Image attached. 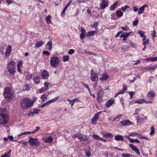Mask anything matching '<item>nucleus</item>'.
<instances>
[{"mask_svg": "<svg viewBox=\"0 0 157 157\" xmlns=\"http://www.w3.org/2000/svg\"><path fill=\"white\" fill-rule=\"evenodd\" d=\"M129 147L131 148L133 151H135L136 153L138 155H140V153L139 151V149L135 146L133 144H130Z\"/></svg>", "mask_w": 157, "mask_h": 157, "instance_id": "obj_15", "label": "nucleus"}, {"mask_svg": "<svg viewBox=\"0 0 157 157\" xmlns=\"http://www.w3.org/2000/svg\"><path fill=\"white\" fill-rule=\"evenodd\" d=\"M120 37L121 38H123V40L124 41L126 40V39L124 37V32H122V34L120 36Z\"/></svg>", "mask_w": 157, "mask_h": 157, "instance_id": "obj_50", "label": "nucleus"}, {"mask_svg": "<svg viewBox=\"0 0 157 157\" xmlns=\"http://www.w3.org/2000/svg\"><path fill=\"white\" fill-rule=\"evenodd\" d=\"M92 136L93 138L95 140H101V141H102L104 142H106L107 141L106 140L99 137L98 135L94 134L92 135Z\"/></svg>", "mask_w": 157, "mask_h": 157, "instance_id": "obj_18", "label": "nucleus"}, {"mask_svg": "<svg viewBox=\"0 0 157 157\" xmlns=\"http://www.w3.org/2000/svg\"><path fill=\"white\" fill-rule=\"evenodd\" d=\"M103 137L105 138H107V137H110L111 138H112L113 137L112 134L109 132H108L106 134H104L103 135Z\"/></svg>", "mask_w": 157, "mask_h": 157, "instance_id": "obj_39", "label": "nucleus"}, {"mask_svg": "<svg viewBox=\"0 0 157 157\" xmlns=\"http://www.w3.org/2000/svg\"><path fill=\"white\" fill-rule=\"evenodd\" d=\"M122 116H123V114H120L118 115H117L116 117H115L113 119V121H114L116 120L117 119L119 118H120Z\"/></svg>", "mask_w": 157, "mask_h": 157, "instance_id": "obj_48", "label": "nucleus"}, {"mask_svg": "<svg viewBox=\"0 0 157 157\" xmlns=\"http://www.w3.org/2000/svg\"><path fill=\"white\" fill-rule=\"evenodd\" d=\"M148 7V6L145 4L142 6L138 10V13L139 14H140L142 13L144 11V9L145 7Z\"/></svg>", "mask_w": 157, "mask_h": 157, "instance_id": "obj_20", "label": "nucleus"}, {"mask_svg": "<svg viewBox=\"0 0 157 157\" xmlns=\"http://www.w3.org/2000/svg\"><path fill=\"white\" fill-rule=\"evenodd\" d=\"M123 90L125 92L127 89V86L126 85H123Z\"/></svg>", "mask_w": 157, "mask_h": 157, "instance_id": "obj_63", "label": "nucleus"}, {"mask_svg": "<svg viewBox=\"0 0 157 157\" xmlns=\"http://www.w3.org/2000/svg\"><path fill=\"white\" fill-rule=\"evenodd\" d=\"M49 75L48 72L46 70H44L41 73V76L43 79H46L48 78Z\"/></svg>", "mask_w": 157, "mask_h": 157, "instance_id": "obj_9", "label": "nucleus"}, {"mask_svg": "<svg viewBox=\"0 0 157 157\" xmlns=\"http://www.w3.org/2000/svg\"><path fill=\"white\" fill-rule=\"evenodd\" d=\"M13 95L12 90L9 87H7L4 89L3 95L5 98L10 99L11 98Z\"/></svg>", "mask_w": 157, "mask_h": 157, "instance_id": "obj_4", "label": "nucleus"}, {"mask_svg": "<svg viewBox=\"0 0 157 157\" xmlns=\"http://www.w3.org/2000/svg\"><path fill=\"white\" fill-rule=\"evenodd\" d=\"M48 95L46 94H43L41 96V99H43V98H45L46 100L47 99Z\"/></svg>", "mask_w": 157, "mask_h": 157, "instance_id": "obj_47", "label": "nucleus"}, {"mask_svg": "<svg viewBox=\"0 0 157 157\" xmlns=\"http://www.w3.org/2000/svg\"><path fill=\"white\" fill-rule=\"evenodd\" d=\"M11 51L12 47L11 45H9L7 46V48L6 49V51L5 53V56L8 58L11 53Z\"/></svg>", "mask_w": 157, "mask_h": 157, "instance_id": "obj_11", "label": "nucleus"}, {"mask_svg": "<svg viewBox=\"0 0 157 157\" xmlns=\"http://www.w3.org/2000/svg\"><path fill=\"white\" fill-rule=\"evenodd\" d=\"M102 112L101 111L96 113L91 119V121L92 124H95L97 121L98 119L99 115Z\"/></svg>", "mask_w": 157, "mask_h": 157, "instance_id": "obj_8", "label": "nucleus"}, {"mask_svg": "<svg viewBox=\"0 0 157 157\" xmlns=\"http://www.w3.org/2000/svg\"><path fill=\"white\" fill-rule=\"evenodd\" d=\"M22 65V61L21 60H19L17 64V67H21Z\"/></svg>", "mask_w": 157, "mask_h": 157, "instance_id": "obj_52", "label": "nucleus"}, {"mask_svg": "<svg viewBox=\"0 0 157 157\" xmlns=\"http://www.w3.org/2000/svg\"><path fill=\"white\" fill-rule=\"evenodd\" d=\"M121 156L122 157H132V155L130 154L127 153L122 154L121 155Z\"/></svg>", "mask_w": 157, "mask_h": 157, "instance_id": "obj_43", "label": "nucleus"}, {"mask_svg": "<svg viewBox=\"0 0 157 157\" xmlns=\"http://www.w3.org/2000/svg\"><path fill=\"white\" fill-rule=\"evenodd\" d=\"M137 33L142 37L145 36V35L144 34V32L143 31L140 30H138L137 31Z\"/></svg>", "mask_w": 157, "mask_h": 157, "instance_id": "obj_42", "label": "nucleus"}, {"mask_svg": "<svg viewBox=\"0 0 157 157\" xmlns=\"http://www.w3.org/2000/svg\"><path fill=\"white\" fill-rule=\"evenodd\" d=\"M72 101L75 103V102H80V100H79L78 98H75V99L72 100Z\"/></svg>", "mask_w": 157, "mask_h": 157, "instance_id": "obj_62", "label": "nucleus"}, {"mask_svg": "<svg viewBox=\"0 0 157 157\" xmlns=\"http://www.w3.org/2000/svg\"><path fill=\"white\" fill-rule=\"evenodd\" d=\"M62 58L64 62H66L69 60V57L68 56H65L62 57Z\"/></svg>", "mask_w": 157, "mask_h": 157, "instance_id": "obj_44", "label": "nucleus"}, {"mask_svg": "<svg viewBox=\"0 0 157 157\" xmlns=\"http://www.w3.org/2000/svg\"><path fill=\"white\" fill-rule=\"evenodd\" d=\"M15 63V61H12L9 62L7 65V69L8 71L12 75H14L16 71V68L14 66Z\"/></svg>", "mask_w": 157, "mask_h": 157, "instance_id": "obj_3", "label": "nucleus"}, {"mask_svg": "<svg viewBox=\"0 0 157 157\" xmlns=\"http://www.w3.org/2000/svg\"><path fill=\"white\" fill-rule=\"evenodd\" d=\"M8 5L12 3L14 1L12 0H5Z\"/></svg>", "mask_w": 157, "mask_h": 157, "instance_id": "obj_56", "label": "nucleus"}, {"mask_svg": "<svg viewBox=\"0 0 157 157\" xmlns=\"http://www.w3.org/2000/svg\"><path fill=\"white\" fill-rule=\"evenodd\" d=\"M124 37L127 40L128 37V36L129 35H133V33L132 31L129 33L124 32Z\"/></svg>", "mask_w": 157, "mask_h": 157, "instance_id": "obj_36", "label": "nucleus"}, {"mask_svg": "<svg viewBox=\"0 0 157 157\" xmlns=\"http://www.w3.org/2000/svg\"><path fill=\"white\" fill-rule=\"evenodd\" d=\"M11 150H10L1 156V157H10V156Z\"/></svg>", "mask_w": 157, "mask_h": 157, "instance_id": "obj_34", "label": "nucleus"}, {"mask_svg": "<svg viewBox=\"0 0 157 157\" xmlns=\"http://www.w3.org/2000/svg\"><path fill=\"white\" fill-rule=\"evenodd\" d=\"M53 139L52 136H50L48 137L46 136L45 138L43 139V140L45 143L51 144L53 141Z\"/></svg>", "mask_w": 157, "mask_h": 157, "instance_id": "obj_10", "label": "nucleus"}, {"mask_svg": "<svg viewBox=\"0 0 157 157\" xmlns=\"http://www.w3.org/2000/svg\"><path fill=\"white\" fill-rule=\"evenodd\" d=\"M118 3V1H116L114 3L112 6H111L109 8V9L111 10H114L117 7V5Z\"/></svg>", "mask_w": 157, "mask_h": 157, "instance_id": "obj_29", "label": "nucleus"}, {"mask_svg": "<svg viewBox=\"0 0 157 157\" xmlns=\"http://www.w3.org/2000/svg\"><path fill=\"white\" fill-rule=\"evenodd\" d=\"M81 33L80 34V38L81 40H82L85 38V36H86V30L85 29L81 27Z\"/></svg>", "mask_w": 157, "mask_h": 157, "instance_id": "obj_12", "label": "nucleus"}, {"mask_svg": "<svg viewBox=\"0 0 157 157\" xmlns=\"http://www.w3.org/2000/svg\"><path fill=\"white\" fill-rule=\"evenodd\" d=\"M91 80L92 81H97L98 80V75L97 74L94 75H91Z\"/></svg>", "mask_w": 157, "mask_h": 157, "instance_id": "obj_21", "label": "nucleus"}, {"mask_svg": "<svg viewBox=\"0 0 157 157\" xmlns=\"http://www.w3.org/2000/svg\"><path fill=\"white\" fill-rule=\"evenodd\" d=\"M151 131L150 132V134L151 135H152L155 132V128L153 126H152L151 127Z\"/></svg>", "mask_w": 157, "mask_h": 157, "instance_id": "obj_46", "label": "nucleus"}, {"mask_svg": "<svg viewBox=\"0 0 157 157\" xmlns=\"http://www.w3.org/2000/svg\"><path fill=\"white\" fill-rule=\"evenodd\" d=\"M59 59L56 56H53L50 61V64L51 66L54 68H56L59 64Z\"/></svg>", "mask_w": 157, "mask_h": 157, "instance_id": "obj_5", "label": "nucleus"}, {"mask_svg": "<svg viewBox=\"0 0 157 157\" xmlns=\"http://www.w3.org/2000/svg\"><path fill=\"white\" fill-rule=\"evenodd\" d=\"M101 91V90H99L97 94V100L98 103H100L102 101V96L100 94V93Z\"/></svg>", "mask_w": 157, "mask_h": 157, "instance_id": "obj_16", "label": "nucleus"}, {"mask_svg": "<svg viewBox=\"0 0 157 157\" xmlns=\"http://www.w3.org/2000/svg\"><path fill=\"white\" fill-rule=\"evenodd\" d=\"M75 52V51L73 49H70L68 52V53L70 54H72Z\"/></svg>", "mask_w": 157, "mask_h": 157, "instance_id": "obj_55", "label": "nucleus"}, {"mask_svg": "<svg viewBox=\"0 0 157 157\" xmlns=\"http://www.w3.org/2000/svg\"><path fill=\"white\" fill-rule=\"evenodd\" d=\"M121 123L123 126H126L131 125L132 123L128 120H125L121 121Z\"/></svg>", "mask_w": 157, "mask_h": 157, "instance_id": "obj_19", "label": "nucleus"}, {"mask_svg": "<svg viewBox=\"0 0 157 157\" xmlns=\"http://www.w3.org/2000/svg\"><path fill=\"white\" fill-rule=\"evenodd\" d=\"M32 134V132L29 131L24 132L20 133L19 135H18V136H21L22 135H25L28 134Z\"/></svg>", "mask_w": 157, "mask_h": 157, "instance_id": "obj_35", "label": "nucleus"}, {"mask_svg": "<svg viewBox=\"0 0 157 157\" xmlns=\"http://www.w3.org/2000/svg\"><path fill=\"white\" fill-rule=\"evenodd\" d=\"M7 110L6 109H0V124L5 125L8 122L9 118L6 114Z\"/></svg>", "mask_w": 157, "mask_h": 157, "instance_id": "obj_1", "label": "nucleus"}, {"mask_svg": "<svg viewBox=\"0 0 157 157\" xmlns=\"http://www.w3.org/2000/svg\"><path fill=\"white\" fill-rule=\"evenodd\" d=\"M108 5V3L107 0H102L100 8L101 9H104Z\"/></svg>", "mask_w": 157, "mask_h": 157, "instance_id": "obj_14", "label": "nucleus"}, {"mask_svg": "<svg viewBox=\"0 0 157 157\" xmlns=\"http://www.w3.org/2000/svg\"><path fill=\"white\" fill-rule=\"evenodd\" d=\"M20 104L23 109H29L33 105L31 100L28 98H23L21 101Z\"/></svg>", "mask_w": 157, "mask_h": 157, "instance_id": "obj_2", "label": "nucleus"}, {"mask_svg": "<svg viewBox=\"0 0 157 157\" xmlns=\"http://www.w3.org/2000/svg\"><path fill=\"white\" fill-rule=\"evenodd\" d=\"M67 101L69 102V104L71 105V107H72L75 103L72 101V100H70L69 99H67Z\"/></svg>", "mask_w": 157, "mask_h": 157, "instance_id": "obj_51", "label": "nucleus"}, {"mask_svg": "<svg viewBox=\"0 0 157 157\" xmlns=\"http://www.w3.org/2000/svg\"><path fill=\"white\" fill-rule=\"evenodd\" d=\"M67 10V9L66 8H64L63 9V11L62 12V13L61 14V16L62 17H64L65 15V11Z\"/></svg>", "mask_w": 157, "mask_h": 157, "instance_id": "obj_49", "label": "nucleus"}, {"mask_svg": "<svg viewBox=\"0 0 157 157\" xmlns=\"http://www.w3.org/2000/svg\"><path fill=\"white\" fill-rule=\"evenodd\" d=\"M114 139L116 140L117 141H124V139L123 138V136L120 135H116Z\"/></svg>", "mask_w": 157, "mask_h": 157, "instance_id": "obj_24", "label": "nucleus"}, {"mask_svg": "<svg viewBox=\"0 0 157 157\" xmlns=\"http://www.w3.org/2000/svg\"><path fill=\"white\" fill-rule=\"evenodd\" d=\"M96 31H90L87 32L86 35V36L87 37H89L90 36H94L95 33H97Z\"/></svg>", "mask_w": 157, "mask_h": 157, "instance_id": "obj_23", "label": "nucleus"}, {"mask_svg": "<svg viewBox=\"0 0 157 157\" xmlns=\"http://www.w3.org/2000/svg\"><path fill=\"white\" fill-rule=\"evenodd\" d=\"M44 44V42L42 40H40L35 45V48H38Z\"/></svg>", "mask_w": 157, "mask_h": 157, "instance_id": "obj_26", "label": "nucleus"}, {"mask_svg": "<svg viewBox=\"0 0 157 157\" xmlns=\"http://www.w3.org/2000/svg\"><path fill=\"white\" fill-rule=\"evenodd\" d=\"M52 41H49L46 45L45 47L46 48H48L50 51H51L52 48Z\"/></svg>", "mask_w": 157, "mask_h": 157, "instance_id": "obj_22", "label": "nucleus"}, {"mask_svg": "<svg viewBox=\"0 0 157 157\" xmlns=\"http://www.w3.org/2000/svg\"><path fill=\"white\" fill-rule=\"evenodd\" d=\"M48 90L47 87L44 86L42 87L39 90V92L40 93H42L44 92V91H47Z\"/></svg>", "mask_w": 157, "mask_h": 157, "instance_id": "obj_33", "label": "nucleus"}, {"mask_svg": "<svg viewBox=\"0 0 157 157\" xmlns=\"http://www.w3.org/2000/svg\"><path fill=\"white\" fill-rule=\"evenodd\" d=\"M40 129V127L39 126H37L36 127V129L35 130H34L33 132H31L32 134L34 133L35 132L39 130Z\"/></svg>", "mask_w": 157, "mask_h": 157, "instance_id": "obj_61", "label": "nucleus"}, {"mask_svg": "<svg viewBox=\"0 0 157 157\" xmlns=\"http://www.w3.org/2000/svg\"><path fill=\"white\" fill-rule=\"evenodd\" d=\"M157 67V64H156L152 66L144 67L142 68V70L145 71H149L150 72L152 73L153 71H155V69Z\"/></svg>", "mask_w": 157, "mask_h": 157, "instance_id": "obj_7", "label": "nucleus"}, {"mask_svg": "<svg viewBox=\"0 0 157 157\" xmlns=\"http://www.w3.org/2000/svg\"><path fill=\"white\" fill-rule=\"evenodd\" d=\"M33 80L35 84H38L40 81V77L39 76H35L33 77Z\"/></svg>", "mask_w": 157, "mask_h": 157, "instance_id": "obj_25", "label": "nucleus"}, {"mask_svg": "<svg viewBox=\"0 0 157 157\" xmlns=\"http://www.w3.org/2000/svg\"><path fill=\"white\" fill-rule=\"evenodd\" d=\"M128 139L129 141L132 143L136 142L137 143H140V141L137 139H132L129 138H128Z\"/></svg>", "mask_w": 157, "mask_h": 157, "instance_id": "obj_37", "label": "nucleus"}, {"mask_svg": "<svg viewBox=\"0 0 157 157\" xmlns=\"http://www.w3.org/2000/svg\"><path fill=\"white\" fill-rule=\"evenodd\" d=\"M109 78V76L106 74H103L102 77L100 78V80L101 81L105 80Z\"/></svg>", "mask_w": 157, "mask_h": 157, "instance_id": "obj_30", "label": "nucleus"}, {"mask_svg": "<svg viewBox=\"0 0 157 157\" xmlns=\"http://www.w3.org/2000/svg\"><path fill=\"white\" fill-rule=\"evenodd\" d=\"M84 52H85V53L86 54H89L90 55H95V54L94 53L91 52H89V51H87L86 50H84Z\"/></svg>", "mask_w": 157, "mask_h": 157, "instance_id": "obj_53", "label": "nucleus"}, {"mask_svg": "<svg viewBox=\"0 0 157 157\" xmlns=\"http://www.w3.org/2000/svg\"><path fill=\"white\" fill-rule=\"evenodd\" d=\"M86 155L87 157H90V153L89 151H86Z\"/></svg>", "mask_w": 157, "mask_h": 157, "instance_id": "obj_64", "label": "nucleus"}, {"mask_svg": "<svg viewBox=\"0 0 157 157\" xmlns=\"http://www.w3.org/2000/svg\"><path fill=\"white\" fill-rule=\"evenodd\" d=\"M82 84L87 89L88 91L89 92H90V88H89L87 84H86L85 83H82Z\"/></svg>", "mask_w": 157, "mask_h": 157, "instance_id": "obj_59", "label": "nucleus"}, {"mask_svg": "<svg viewBox=\"0 0 157 157\" xmlns=\"http://www.w3.org/2000/svg\"><path fill=\"white\" fill-rule=\"evenodd\" d=\"M145 60L147 61H150L151 62L155 61L157 60V56L147 58L145 59Z\"/></svg>", "mask_w": 157, "mask_h": 157, "instance_id": "obj_28", "label": "nucleus"}, {"mask_svg": "<svg viewBox=\"0 0 157 157\" xmlns=\"http://www.w3.org/2000/svg\"><path fill=\"white\" fill-rule=\"evenodd\" d=\"M28 142L32 146H39L40 142L36 138H31L28 141Z\"/></svg>", "mask_w": 157, "mask_h": 157, "instance_id": "obj_6", "label": "nucleus"}, {"mask_svg": "<svg viewBox=\"0 0 157 157\" xmlns=\"http://www.w3.org/2000/svg\"><path fill=\"white\" fill-rule=\"evenodd\" d=\"M59 96H57L55 98H54L53 99H52L48 101V102L50 105L52 103H54L59 98Z\"/></svg>", "mask_w": 157, "mask_h": 157, "instance_id": "obj_27", "label": "nucleus"}, {"mask_svg": "<svg viewBox=\"0 0 157 157\" xmlns=\"http://www.w3.org/2000/svg\"><path fill=\"white\" fill-rule=\"evenodd\" d=\"M121 28L124 31H129L130 30L129 27L127 25H126L125 27H121Z\"/></svg>", "mask_w": 157, "mask_h": 157, "instance_id": "obj_41", "label": "nucleus"}, {"mask_svg": "<svg viewBox=\"0 0 157 157\" xmlns=\"http://www.w3.org/2000/svg\"><path fill=\"white\" fill-rule=\"evenodd\" d=\"M78 139L80 140L81 141H85L88 140V138L87 136L84 135L83 136L78 137Z\"/></svg>", "mask_w": 157, "mask_h": 157, "instance_id": "obj_31", "label": "nucleus"}, {"mask_svg": "<svg viewBox=\"0 0 157 157\" xmlns=\"http://www.w3.org/2000/svg\"><path fill=\"white\" fill-rule=\"evenodd\" d=\"M115 100L114 99H111L109 100L106 102L105 106L107 108H109L114 103Z\"/></svg>", "mask_w": 157, "mask_h": 157, "instance_id": "obj_13", "label": "nucleus"}, {"mask_svg": "<svg viewBox=\"0 0 157 157\" xmlns=\"http://www.w3.org/2000/svg\"><path fill=\"white\" fill-rule=\"evenodd\" d=\"M145 99H139L136 101L135 103H137L139 104H142L144 103Z\"/></svg>", "mask_w": 157, "mask_h": 157, "instance_id": "obj_40", "label": "nucleus"}, {"mask_svg": "<svg viewBox=\"0 0 157 157\" xmlns=\"http://www.w3.org/2000/svg\"><path fill=\"white\" fill-rule=\"evenodd\" d=\"M116 16L119 17H122L123 14V13L121 10H118L116 12Z\"/></svg>", "mask_w": 157, "mask_h": 157, "instance_id": "obj_32", "label": "nucleus"}, {"mask_svg": "<svg viewBox=\"0 0 157 157\" xmlns=\"http://www.w3.org/2000/svg\"><path fill=\"white\" fill-rule=\"evenodd\" d=\"M43 54H46L48 56H50V53L48 51H43Z\"/></svg>", "mask_w": 157, "mask_h": 157, "instance_id": "obj_58", "label": "nucleus"}, {"mask_svg": "<svg viewBox=\"0 0 157 157\" xmlns=\"http://www.w3.org/2000/svg\"><path fill=\"white\" fill-rule=\"evenodd\" d=\"M155 96V93L152 90H151L148 92L147 96L150 99H153Z\"/></svg>", "mask_w": 157, "mask_h": 157, "instance_id": "obj_17", "label": "nucleus"}, {"mask_svg": "<svg viewBox=\"0 0 157 157\" xmlns=\"http://www.w3.org/2000/svg\"><path fill=\"white\" fill-rule=\"evenodd\" d=\"M130 7L129 6L125 5L124 6H122L121 9L123 12H125L126 11V9L129 8Z\"/></svg>", "mask_w": 157, "mask_h": 157, "instance_id": "obj_45", "label": "nucleus"}, {"mask_svg": "<svg viewBox=\"0 0 157 157\" xmlns=\"http://www.w3.org/2000/svg\"><path fill=\"white\" fill-rule=\"evenodd\" d=\"M51 18V17L50 15H48L47 16L46 18V21L48 24L51 23V21L50 18Z\"/></svg>", "mask_w": 157, "mask_h": 157, "instance_id": "obj_38", "label": "nucleus"}, {"mask_svg": "<svg viewBox=\"0 0 157 157\" xmlns=\"http://www.w3.org/2000/svg\"><path fill=\"white\" fill-rule=\"evenodd\" d=\"M143 120V119L142 118H140L139 117L136 118L137 122L138 123H140Z\"/></svg>", "mask_w": 157, "mask_h": 157, "instance_id": "obj_54", "label": "nucleus"}, {"mask_svg": "<svg viewBox=\"0 0 157 157\" xmlns=\"http://www.w3.org/2000/svg\"><path fill=\"white\" fill-rule=\"evenodd\" d=\"M93 25H94V26L95 27V29H98L97 27L98 25V22H94Z\"/></svg>", "mask_w": 157, "mask_h": 157, "instance_id": "obj_60", "label": "nucleus"}, {"mask_svg": "<svg viewBox=\"0 0 157 157\" xmlns=\"http://www.w3.org/2000/svg\"><path fill=\"white\" fill-rule=\"evenodd\" d=\"M138 22V20H136L134 21L133 22V25L134 26H136Z\"/></svg>", "mask_w": 157, "mask_h": 157, "instance_id": "obj_57", "label": "nucleus"}]
</instances>
